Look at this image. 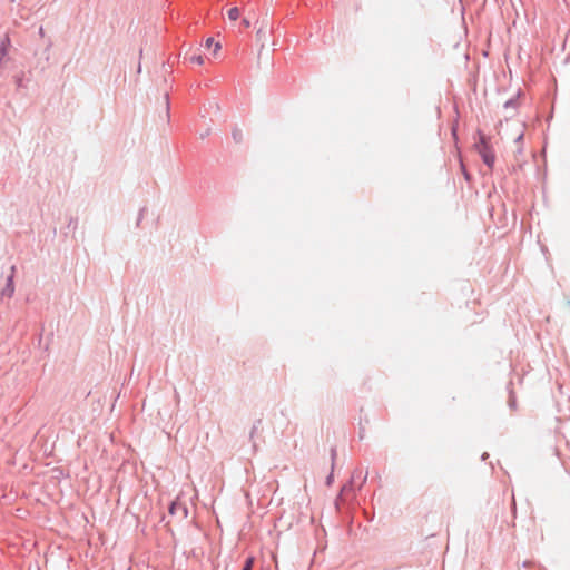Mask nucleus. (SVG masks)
Masks as SVG:
<instances>
[{
	"instance_id": "10",
	"label": "nucleus",
	"mask_w": 570,
	"mask_h": 570,
	"mask_svg": "<svg viewBox=\"0 0 570 570\" xmlns=\"http://www.w3.org/2000/svg\"><path fill=\"white\" fill-rule=\"evenodd\" d=\"M168 110H169V105H168V101H166V114L168 115Z\"/></svg>"
},
{
	"instance_id": "9",
	"label": "nucleus",
	"mask_w": 570,
	"mask_h": 570,
	"mask_svg": "<svg viewBox=\"0 0 570 570\" xmlns=\"http://www.w3.org/2000/svg\"><path fill=\"white\" fill-rule=\"evenodd\" d=\"M242 24L244 26V28H249L250 21L248 19H243Z\"/></svg>"
},
{
	"instance_id": "7",
	"label": "nucleus",
	"mask_w": 570,
	"mask_h": 570,
	"mask_svg": "<svg viewBox=\"0 0 570 570\" xmlns=\"http://www.w3.org/2000/svg\"><path fill=\"white\" fill-rule=\"evenodd\" d=\"M255 562L254 557H248L242 570H252Z\"/></svg>"
},
{
	"instance_id": "6",
	"label": "nucleus",
	"mask_w": 570,
	"mask_h": 570,
	"mask_svg": "<svg viewBox=\"0 0 570 570\" xmlns=\"http://www.w3.org/2000/svg\"><path fill=\"white\" fill-rule=\"evenodd\" d=\"M228 18L232 21H236L239 18V9L237 7H234L228 10Z\"/></svg>"
},
{
	"instance_id": "4",
	"label": "nucleus",
	"mask_w": 570,
	"mask_h": 570,
	"mask_svg": "<svg viewBox=\"0 0 570 570\" xmlns=\"http://www.w3.org/2000/svg\"><path fill=\"white\" fill-rule=\"evenodd\" d=\"M11 271H14V267H12ZM13 292H14L13 272H11V274L8 276V284H7L6 288L3 289L2 294L7 295L8 297H11Z\"/></svg>"
},
{
	"instance_id": "1",
	"label": "nucleus",
	"mask_w": 570,
	"mask_h": 570,
	"mask_svg": "<svg viewBox=\"0 0 570 570\" xmlns=\"http://www.w3.org/2000/svg\"><path fill=\"white\" fill-rule=\"evenodd\" d=\"M475 148L480 156L482 157L483 161L489 166L492 167L494 164V154L488 144L485 137L483 135L480 136V141L475 144Z\"/></svg>"
},
{
	"instance_id": "3",
	"label": "nucleus",
	"mask_w": 570,
	"mask_h": 570,
	"mask_svg": "<svg viewBox=\"0 0 570 570\" xmlns=\"http://www.w3.org/2000/svg\"><path fill=\"white\" fill-rule=\"evenodd\" d=\"M169 513L171 515L180 514L183 518L187 517L188 510L187 507L180 502V497H177L176 500L170 504Z\"/></svg>"
},
{
	"instance_id": "5",
	"label": "nucleus",
	"mask_w": 570,
	"mask_h": 570,
	"mask_svg": "<svg viewBox=\"0 0 570 570\" xmlns=\"http://www.w3.org/2000/svg\"><path fill=\"white\" fill-rule=\"evenodd\" d=\"M205 46H206V48H207V49H210L212 47H214V50H213L214 56H216V55H217V52H218V51L220 50V48H222L220 43H219V42H216V41L214 40V38H208V39L206 40Z\"/></svg>"
},
{
	"instance_id": "2",
	"label": "nucleus",
	"mask_w": 570,
	"mask_h": 570,
	"mask_svg": "<svg viewBox=\"0 0 570 570\" xmlns=\"http://www.w3.org/2000/svg\"><path fill=\"white\" fill-rule=\"evenodd\" d=\"M271 33V27L268 24V21L266 19H263L259 22V27L256 31V40L261 43V47L263 48L265 46V42L267 41Z\"/></svg>"
},
{
	"instance_id": "8",
	"label": "nucleus",
	"mask_w": 570,
	"mask_h": 570,
	"mask_svg": "<svg viewBox=\"0 0 570 570\" xmlns=\"http://www.w3.org/2000/svg\"><path fill=\"white\" fill-rule=\"evenodd\" d=\"M189 60H190L191 63H196V65H199V66L204 63V58L200 55H193L189 58Z\"/></svg>"
}]
</instances>
